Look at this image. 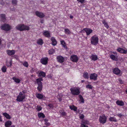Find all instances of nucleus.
Returning <instances> with one entry per match:
<instances>
[{
  "label": "nucleus",
  "instance_id": "f257e3e1",
  "mask_svg": "<svg viewBox=\"0 0 127 127\" xmlns=\"http://www.w3.org/2000/svg\"><path fill=\"white\" fill-rule=\"evenodd\" d=\"M16 29L20 31H23L25 30L29 31L30 29L29 27L23 24H19L17 25Z\"/></svg>",
  "mask_w": 127,
  "mask_h": 127
},
{
  "label": "nucleus",
  "instance_id": "f03ea898",
  "mask_svg": "<svg viewBox=\"0 0 127 127\" xmlns=\"http://www.w3.org/2000/svg\"><path fill=\"white\" fill-rule=\"evenodd\" d=\"M98 37L96 35H95L91 37L90 39L91 44L95 45H96L98 43L99 40Z\"/></svg>",
  "mask_w": 127,
  "mask_h": 127
},
{
  "label": "nucleus",
  "instance_id": "7ed1b4c3",
  "mask_svg": "<svg viewBox=\"0 0 127 127\" xmlns=\"http://www.w3.org/2000/svg\"><path fill=\"white\" fill-rule=\"evenodd\" d=\"M42 81L43 79L42 78H39L36 80V83L38 85L37 89L40 92L42 91L43 88L42 83L41 82Z\"/></svg>",
  "mask_w": 127,
  "mask_h": 127
},
{
  "label": "nucleus",
  "instance_id": "20e7f679",
  "mask_svg": "<svg viewBox=\"0 0 127 127\" xmlns=\"http://www.w3.org/2000/svg\"><path fill=\"white\" fill-rule=\"evenodd\" d=\"M71 94L74 95H77L80 94V89L76 87L72 88L70 89Z\"/></svg>",
  "mask_w": 127,
  "mask_h": 127
},
{
  "label": "nucleus",
  "instance_id": "39448f33",
  "mask_svg": "<svg viewBox=\"0 0 127 127\" xmlns=\"http://www.w3.org/2000/svg\"><path fill=\"white\" fill-rule=\"evenodd\" d=\"M25 97V94H22V93H20L19 95L17 97L16 100L19 102L22 101Z\"/></svg>",
  "mask_w": 127,
  "mask_h": 127
},
{
  "label": "nucleus",
  "instance_id": "423d86ee",
  "mask_svg": "<svg viewBox=\"0 0 127 127\" xmlns=\"http://www.w3.org/2000/svg\"><path fill=\"white\" fill-rule=\"evenodd\" d=\"M106 119L107 118L105 116L103 115L100 116L99 121L101 123L104 124L106 122Z\"/></svg>",
  "mask_w": 127,
  "mask_h": 127
},
{
  "label": "nucleus",
  "instance_id": "0eeeda50",
  "mask_svg": "<svg viewBox=\"0 0 127 127\" xmlns=\"http://www.w3.org/2000/svg\"><path fill=\"white\" fill-rule=\"evenodd\" d=\"M1 28L2 30L8 31L11 29V27L7 24H5L1 27Z\"/></svg>",
  "mask_w": 127,
  "mask_h": 127
},
{
  "label": "nucleus",
  "instance_id": "6e6552de",
  "mask_svg": "<svg viewBox=\"0 0 127 127\" xmlns=\"http://www.w3.org/2000/svg\"><path fill=\"white\" fill-rule=\"evenodd\" d=\"M97 75L95 73H91L90 75V78L91 80H93L95 81L97 80Z\"/></svg>",
  "mask_w": 127,
  "mask_h": 127
},
{
  "label": "nucleus",
  "instance_id": "1a4fd4ad",
  "mask_svg": "<svg viewBox=\"0 0 127 127\" xmlns=\"http://www.w3.org/2000/svg\"><path fill=\"white\" fill-rule=\"evenodd\" d=\"M83 30L86 32V35L87 36L93 32V30L90 28H84Z\"/></svg>",
  "mask_w": 127,
  "mask_h": 127
},
{
  "label": "nucleus",
  "instance_id": "9d476101",
  "mask_svg": "<svg viewBox=\"0 0 127 127\" xmlns=\"http://www.w3.org/2000/svg\"><path fill=\"white\" fill-rule=\"evenodd\" d=\"M70 60L73 62H77L78 60V58L76 55H73L71 56Z\"/></svg>",
  "mask_w": 127,
  "mask_h": 127
},
{
  "label": "nucleus",
  "instance_id": "9b49d317",
  "mask_svg": "<svg viewBox=\"0 0 127 127\" xmlns=\"http://www.w3.org/2000/svg\"><path fill=\"white\" fill-rule=\"evenodd\" d=\"M48 58L47 57L42 58L40 61V62L42 64L44 65L47 64L48 63Z\"/></svg>",
  "mask_w": 127,
  "mask_h": 127
},
{
  "label": "nucleus",
  "instance_id": "f8f14e48",
  "mask_svg": "<svg viewBox=\"0 0 127 127\" xmlns=\"http://www.w3.org/2000/svg\"><path fill=\"white\" fill-rule=\"evenodd\" d=\"M112 70L113 73L116 75H118L121 72V70L117 67L113 68Z\"/></svg>",
  "mask_w": 127,
  "mask_h": 127
},
{
  "label": "nucleus",
  "instance_id": "ddd939ff",
  "mask_svg": "<svg viewBox=\"0 0 127 127\" xmlns=\"http://www.w3.org/2000/svg\"><path fill=\"white\" fill-rule=\"evenodd\" d=\"M117 51L119 53L122 54H126L127 53V50H125L122 48H119L117 50Z\"/></svg>",
  "mask_w": 127,
  "mask_h": 127
},
{
  "label": "nucleus",
  "instance_id": "4468645a",
  "mask_svg": "<svg viewBox=\"0 0 127 127\" xmlns=\"http://www.w3.org/2000/svg\"><path fill=\"white\" fill-rule=\"evenodd\" d=\"M35 14L37 16L40 18H43L45 16V15L43 13L38 11L36 12Z\"/></svg>",
  "mask_w": 127,
  "mask_h": 127
},
{
  "label": "nucleus",
  "instance_id": "2eb2a0df",
  "mask_svg": "<svg viewBox=\"0 0 127 127\" xmlns=\"http://www.w3.org/2000/svg\"><path fill=\"white\" fill-rule=\"evenodd\" d=\"M44 35L45 37L49 38L50 37V32L47 31H44L43 32Z\"/></svg>",
  "mask_w": 127,
  "mask_h": 127
},
{
  "label": "nucleus",
  "instance_id": "dca6fc26",
  "mask_svg": "<svg viewBox=\"0 0 127 127\" xmlns=\"http://www.w3.org/2000/svg\"><path fill=\"white\" fill-rule=\"evenodd\" d=\"M57 59L58 61L60 63L63 62L64 60V57L61 56H58L57 57Z\"/></svg>",
  "mask_w": 127,
  "mask_h": 127
},
{
  "label": "nucleus",
  "instance_id": "f3484780",
  "mask_svg": "<svg viewBox=\"0 0 127 127\" xmlns=\"http://www.w3.org/2000/svg\"><path fill=\"white\" fill-rule=\"evenodd\" d=\"M6 53L8 55L11 56L14 54L15 53V51L14 50H7L6 51Z\"/></svg>",
  "mask_w": 127,
  "mask_h": 127
},
{
  "label": "nucleus",
  "instance_id": "a211bd4d",
  "mask_svg": "<svg viewBox=\"0 0 127 127\" xmlns=\"http://www.w3.org/2000/svg\"><path fill=\"white\" fill-rule=\"evenodd\" d=\"M0 21L3 22H5L6 20L5 15L4 14H1L0 15Z\"/></svg>",
  "mask_w": 127,
  "mask_h": 127
},
{
  "label": "nucleus",
  "instance_id": "6ab92c4d",
  "mask_svg": "<svg viewBox=\"0 0 127 127\" xmlns=\"http://www.w3.org/2000/svg\"><path fill=\"white\" fill-rule=\"evenodd\" d=\"M36 97L38 98L41 99L44 98V97H45L42 94L39 93H37L36 94Z\"/></svg>",
  "mask_w": 127,
  "mask_h": 127
},
{
  "label": "nucleus",
  "instance_id": "aec40b11",
  "mask_svg": "<svg viewBox=\"0 0 127 127\" xmlns=\"http://www.w3.org/2000/svg\"><path fill=\"white\" fill-rule=\"evenodd\" d=\"M90 58L92 60L95 61H96L98 59L97 56L96 55L93 54L92 55Z\"/></svg>",
  "mask_w": 127,
  "mask_h": 127
},
{
  "label": "nucleus",
  "instance_id": "412c9836",
  "mask_svg": "<svg viewBox=\"0 0 127 127\" xmlns=\"http://www.w3.org/2000/svg\"><path fill=\"white\" fill-rule=\"evenodd\" d=\"M46 76L45 73L42 71H40L39 73L38 76L39 77H45Z\"/></svg>",
  "mask_w": 127,
  "mask_h": 127
},
{
  "label": "nucleus",
  "instance_id": "4be33fe9",
  "mask_svg": "<svg viewBox=\"0 0 127 127\" xmlns=\"http://www.w3.org/2000/svg\"><path fill=\"white\" fill-rule=\"evenodd\" d=\"M116 103L117 105L121 106L124 105V102L121 100H118L117 101Z\"/></svg>",
  "mask_w": 127,
  "mask_h": 127
},
{
  "label": "nucleus",
  "instance_id": "5701e85b",
  "mask_svg": "<svg viewBox=\"0 0 127 127\" xmlns=\"http://www.w3.org/2000/svg\"><path fill=\"white\" fill-rule=\"evenodd\" d=\"M51 40L52 41V44L54 46L56 45L57 43V42L55 38L53 37L51 38Z\"/></svg>",
  "mask_w": 127,
  "mask_h": 127
},
{
  "label": "nucleus",
  "instance_id": "b1692460",
  "mask_svg": "<svg viewBox=\"0 0 127 127\" xmlns=\"http://www.w3.org/2000/svg\"><path fill=\"white\" fill-rule=\"evenodd\" d=\"M59 112L60 114V115L63 116H65L66 115V113L64 111V110L62 109L60 110L59 111Z\"/></svg>",
  "mask_w": 127,
  "mask_h": 127
},
{
  "label": "nucleus",
  "instance_id": "393cba45",
  "mask_svg": "<svg viewBox=\"0 0 127 127\" xmlns=\"http://www.w3.org/2000/svg\"><path fill=\"white\" fill-rule=\"evenodd\" d=\"M61 44L63 46V47L65 49H67V47L66 46V44L64 41V40L61 41Z\"/></svg>",
  "mask_w": 127,
  "mask_h": 127
},
{
  "label": "nucleus",
  "instance_id": "a878e982",
  "mask_svg": "<svg viewBox=\"0 0 127 127\" xmlns=\"http://www.w3.org/2000/svg\"><path fill=\"white\" fill-rule=\"evenodd\" d=\"M12 122L10 121H8L6 122L5 124V126L6 127H9L12 124Z\"/></svg>",
  "mask_w": 127,
  "mask_h": 127
},
{
  "label": "nucleus",
  "instance_id": "bb28decb",
  "mask_svg": "<svg viewBox=\"0 0 127 127\" xmlns=\"http://www.w3.org/2000/svg\"><path fill=\"white\" fill-rule=\"evenodd\" d=\"M38 116L39 118H44L45 117L44 114L42 113H38Z\"/></svg>",
  "mask_w": 127,
  "mask_h": 127
},
{
  "label": "nucleus",
  "instance_id": "cd10ccee",
  "mask_svg": "<svg viewBox=\"0 0 127 127\" xmlns=\"http://www.w3.org/2000/svg\"><path fill=\"white\" fill-rule=\"evenodd\" d=\"M37 44L42 45L43 43V41L41 39H39L37 41Z\"/></svg>",
  "mask_w": 127,
  "mask_h": 127
},
{
  "label": "nucleus",
  "instance_id": "c85d7f7f",
  "mask_svg": "<svg viewBox=\"0 0 127 127\" xmlns=\"http://www.w3.org/2000/svg\"><path fill=\"white\" fill-rule=\"evenodd\" d=\"M83 76L85 79H88L89 78L88 73L87 72H85L83 73Z\"/></svg>",
  "mask_w": 127,
  "mask_h": 127
},
{
  "label": "nucleus",
  "instance_id": "c756f323",
  "mask_svg": "<svg viewBox=\"0 0 127 127\" xmlns=\"http://www.w3.org/2000/svg\"><path fill=\"white\" fill-rule=\"evenodd\" d=\"M3 115L4 116L6 119H10L11 118V117L9 115L6 113H4Z\"/></svg>",
  "mask_w": 127,
  "mask_h": 127
},
{
  "label": "nucleus",
  "instance_id": "7c9ffc66",
  "mask_svg": "<svg viewBox=\"0 0 127 127\" xmlns=\"http://www.w3.org/2000/svg\"><path fill=\"white\" fill-rule=\"evenodd\" d=\"M69 108L71 110H73L75 111H77V107L73 105L70 106H69Z\"/></svg>",
  "mask_w": 127,
  "mask_h": 127
},
{
  "label": "nucleus",
  "instance_id": "2f4dec72",
  "mask_svg": "<svg viewBox=\"0 0 127 127\" xmlns=\"http://www.w3.org/2000/svg\"><path fill=\"white\" fill-rule=\"evenodd\" d=\"M110 57L112 60L114 61H116L117 59V57L113 54L110 55Z\"/></svg>",
  "mask_w": 127,
  "mask_h": 127
},
{
  "label": "nucleus",
  "instance_id": "473e14b6",
  "mask_svg": "<svg viewBox=\"0 0 127 127\" xmlns=\"http://www.w3.org/2000/svg\"><path fill=\"white\" fill-rule=\"evenodd\" d=\"M12 79L15 82L17 83H19L20 82V79L16 78L15 77H13Z\"/></svg>",
  "mask_w": 127,
  "mask_h": 127
},
{
  "label": "nucleus",
  "instance_id": "72a5a7b5",
  "mask_svg": "<svg viewBox=\"0 0 127 127\" xmlns=\"http://www.w3.org/2000/svg\"><path fill=\"white\" fill-rule=\"evenodd\" d=\"M109 120L111 122L113 121L114 122H117V120L114 117H110L109 118Z\"/></svg>",
  "mask_w": 127,
  "mask_h": 127
},
{
  "label": "nucleus",
  "instance_id": "f704fd0d",
  "mask_svg": "<svg viewBox=\"0 0 127 127\" xmlns=\"http://www.w3.org/2000/svg\"><path fill=\"white\" fill-rule=\"evenodd\" d=\"M78 97L80 98V101H81V102L84 103V100L82 96L81 95H79Z\"/></svg>",
  "mask_w": 127,
  "mask_h": 127
},
{
  "label": "nucleus",
  "instance_id": "c9c22d12",
  "mask_svg": "<svg viewBox=\"0 0 127 127\" xmlns=\"http://www.w3.org/2000/svg\"><path fill=\"white\" fill-rule=\"evenodd\" d=\"M7 68L5 65L3 66L1 68V70L3 72H5L6 71Z\"/></svg>",
  "mask_w": 127,
  "mask_h": 127
},
{
  "label": "nucleus",
  "instance_id": "e433bc0d",
  "mask_svg": "<svg viewBox=\"0 0 127 127\" xmlns=\"http://www.w3.org/2000/svg\"><path fill=\"white\" fill-rule=\"evenodd\" d=\"M64 32L65 33L67 34H70L71 33L70 31L68 29H65Z\"/></svg>",
  "mask_w": 127,
  "mask_h": 127
},
{
  "label": "nucleus",
  "instance_id": "4c0bfd02",
  "mask_svg": "<svg viewBox=\"0 0 127 127\" xmlns=\"http://www.w3.org/2000/svg\"><path fill=\"white\" fill-rule=\"evenodd\" d=\"M42 109V107H41V106H40L39 105H37L36 107V109H37V110L39 111H40Z\"/></svg>",
  "mask_w": 127,
  "mask_h": 127
},
{
  "label": "nucleus",
  "instance_id": "58836bf2",
  "mask_svg": "<svg viewBox=\"0 0 127 127\" xmlns=\"http://www.w3.org/2000/svg\"><path fill=\"white\" fill-rule=\"evenodd\" d=\"M55 52V50L54 49H51L49 51V54H52Z\"/></svg>",
  "mask_w": 127,
  "mask_h": 127
},
{
  "label": "nucleus",
  "instance_id": "ea45409f",
  "mask_svg": "<svg viewBox=\"0 0 127 127\" xmlns=\"http://www.w3.org/2000/svg\"><path fill=\"white\" fill-rule=\"evenodd\" d=\"M23 65L26 67H27L28 66V62H24L23 63Z\"/></svg>",
  "mask_w": 127,
  "mask_h": 127
},
{
  "label": "nucleus",
  "instance_id": "a19ab883",
  "mask_svg": "<svg viewBox=\"0 0 127 127\" xmlns=\"http://www.w3.org/2000/svg\"><path fill=\"white\" fill-rule=\"evenodd\" d=\"M17 0H12V3L13 5H16L17 4Z\"/></svg>",
  "mask_w": 127,
  "mask_h": 127
},
{
  "label": "nucleus",
  "instance_id": "79ce46f5",
  "mask_svg": "<svg viewBox=\"0 0 127 127\" xmlns=\"http://www.w3.org/2000/svg\"><path fill=\"white\" fill-rule=\"evenodd\" d=\"M86 88H88L90 89H92V87L91 85H90L89 84L86 85Z\"/></svg>",
  "mask_w": 127,
  "mask_h": 127
},
{
  "label": "nucleus",
  "instance_id": "37998d69",
  "mask_svg": "<svg viewBox=\"0 0 127 127\" xmlns=\"http://www.w3.org/2000/svg\"><path fill=\"white\" fill-rule=\"evenodd\" d=\"M48 106L50 108H53L54 107L53 105L52 104H49L48 105Z\"/></svg>",
  "mask_w": 127,
  "mask_h": 127
},
{
  "label": "nucleus",
  "instance_id": "c03bdc74",
  "mask_svg": "<svg viewBox=\"0 0 127 127\" xmlns=\"http://www.w3.org/2000/svg\"><path fill=\"white\" fill-rule=\"evenodd\" d=\"M0 3L2 5H4L5 4V3L3 0H0Z\"/></svg>",
  "mask_w": 127,
  "mask_h": 127
},
{
  "label": "nucleus",
  "instance_id": "a18cd8bd",
  "mask_svg": "<svg viewBox=\"0 0 127 127\" xmlns=\"http://www.w3.org/2000/svg\"><path fill=\"white\" fill-rule=\"evenodd\" d=\"M77 1H78L79 2H80L81 3H83L84 1L85 0H77Z\"/></svg>",
  "mask_w": 127,
  "mask_h": 127
},
{
  "label": "nucleus",
  "instance_id": "49530a36",
  "mask_svg": "<svg viewBox=\"0 0 127 127\" xmlns=\"http://www.w3.org/2000/svg\"><path fill=\"white\" fill-rule=\"evenodd\" d=\"M84 117V116L83 114H81L80 116V118L81 119H83Z\"/></svg>",
  "mask_w": 127,
  "mask_h": 127
},
{
  "label": "nucleus",
  "instance_id": "de8ad7c7",
  "mask_svg": "<svg viewBox=\"0 0 127 127\" xmlns=\"http://www.w3.org/2000/svg\"><path fill=\"white\" fill-rule=\"evenodd\" d=\"M36 69L35 68H32L31 70V72L32 73L34 72V71Z\"/></svg>",
  "mask_w": 127,
  "mask_h": 127
},
{
  "label": "nucleus",
  "instance_id": "09e8293b",
  "mask_svg": "<svg viewBox=\"0 0 127 127\" xmlns=\"http://www.w3.org/2000/svg\"><path fill=\"white\" fill-rule=\"evenodd\" d=\"M104 25L105 27L107 29H108L109 27V26H108L107 23L104 24Z\"/></svg>",
  "mask_w": 127,
  "mask_h": 127
},
{
  "label": "nucleus",
  "instance_id": "8fccbe9b",
  "mask_svg": "<svg viewBox=\"0 0 127 127\" xmlns=\"http://www.w3.org/2000/svg\"><path fill=\"white\" fill-rule=\"evenodd\" d=\"M20 93H22V94H25L26 93V91L25 90H23L22 92H20Z\"/></svg>",
  "mask_w": 127,
  "mask_h": 127
},
{
  "label": "nucleus",
  "instance_id": "3c124183",
  "mask_svg": "<svg viewBox=\"0 0 127 127\" xmlns=\"http://www.w3.org/2000/svg\"><path fill=\"white\" fill-rule=\"evenodd\" d=\"M9 64L7 65V64H6L7 66L8 67H9L10 66H11L12 65L11 62H10L9 63Z\"/></svg>",
  "mask_w": 127,
  "mask_h": 127
},
{
  "label": "nucleus",
  "instance_id": "603ef678",
  "mask_svg": "<svg viewBox=\"0 0 127 127\" xmlns=\"http://www.w3.org/2000/svg\"><path fill=\"white\" fill-rule=\"evenodd\" d=\"M117 115L119 117H121L122 116V114L120 113L119 114H117Z\"/></svg>",
  "mask_w": 127,
  "mask_h": 127
},
{
  "label": "nucleus",
  "instance_id": "864d4df0",
  "mask_svg": "<svg viewBox=\"0 0 127 127\" xmlns=\"http://www.w3.org/2000/svg\"><path fill=\"white\" fill-rule=\"evenodd\" d=\"M47 77L48 78H51L52 77V76L51 74H50L48 75Z\"/></svg>",
  "mask_w": 127,
  "mask_h": 127
},
{
  "label": "nucleus",
  "instance_id": "5fc2aeb1",
  "mask_svg": "<svg viewBox=\"0 0 127 127\" xmlns=\"http://www.w3.org/2000/svg\"><path fill=\"white\" fill-rule=\"evenodd\" d=\"M45 124L47 126H49L50 124L49 123L46 122L45 123Z\"/></svg>",
  "mask_w": 127,
  "mask_h": 127
},
{
  "label": "nucleus",
  "instance_id": "6e6d98bb",
  "mask_svg": "<svg viewBox=\"0 0 127 127\" xmlns=\"http://www.w3.org/2000/svg\"><path fill=\"white\" fill-rule=\"evenodd\" d=\"M44 121L45 123L47 122L48 121V120L47 119H44Z\"/></svg>",
  "mask_w": 127,
  "mask_h": 127
},
{
  "label": "nucleus",
  "instance_id": "4d7b16f0",
  "mask_svg": "<svg viewBox=\"0 0 127 127\" xmlns=\"http://www.w3.org/2000/svg\"><path fill=\"white\" fill-rule=\"evenodd\" d=\"M2 120L1 118V116L0 115V122H2Z\"/></svg>",
  "mask_w": 127,
  "mask_h": 127
},
{
  "label": "nucleus",
  "instance_id": "13d9d810",
  "mask_svg": "<svg viewBox=\"0 0 127 127\" xmlns=\"http://www.w3.org/2000/svg\"><path fill=\"white\" fill-rule=\"evenodd\" d=\"M102 22V23L104 24V25L107 23L106 22L105 20H103Z\"/></svg>",
  "mask_w": 127,
  "mask_h": 127
},
{
  "label": "nucleus",
  "instance_id": "bf43d9fd",
  "mask_svg": "<svg viewBox=\"0 0 127 127\" xmlns=\"http://www.w3.org/2000/svg\"><path fill=\"white\" fill-rule=\"evenodd\" d=\"M86 125L84 124H81V127H85Z\"/></svg>",
  "mask_w": 127,
  "mask_h": 127
},
{
  "label": "nucleus",
  "instance_id": "052dcab7",
  "mask_svg": "<svg viewBox=\"0 0 127 127\" xmlns=\"http://www.w3.org/2000/svg\"><path fill=\"white\" fill-rule=\"evenodd\" d=\"M69 18L71 19H73V16L70 15L69 16Z\"/></svg>",
  "mask_w": 127,
  "mask_h": 127
},
{
  "label": "nucleus",
  "instance_id": "680f3d73",
  "mask_svg": "<svg viewBox=\"0 0 127 127\" xmlns=\"http://www.w3.org/2000/svg\"><path fill=\"white\" fill-rule=\"evenodd\" d=\"M44 20H42L41 21H40V22L41 23H44Z\"/></svg>",
  "mask_w": 127,
  "mask_h": 127
},
{
  "label": "nucleus",
  "instance_id": "e2e57ef3",
  "mask_svg": "<svg viewBox=\"0 0 127 127\" xmlns=\"http://www.w3.org/2000/svg\"><path fill=\"white\" fill-rule=\"evenodd\" d=\"M112 53L113 54H115V55H117V53L116 52H113Z\"/></svg>",
  "mask_w": 127,
  "mask_h": 127
},
{
  "label": "nucleus",
  "instance_id": "0e129e2a",
  "mask_svg": "<svg viewBox=\"0 0 127 127\" xmlns=\"http://www.w3.org/2000/svg\"><path fill=\"white\" fill-rule=\"evenodd\" d=\"M58 99L60 101H61L62 100V99L61 98H59Z\"/></svg>",
  "mask_w": 127,
  "mask_h": 127
},
{
  "label": "nucleus",
  "instance_id": "69168bd1",
  "mask_svg": "<svg viewBox=\"0 0 127 127\" xmlns=\"http://www.w3.org/2000/svg\"><path fill=\"white\" fill-rule=\"evenodd\" d=\"M15 127V126L14 125H12V126H11L10 127Z\"/></svg>",
  "mask_w": 127,
  "mask_h": 127
},
{
  "label": "nucleus",
  "instance_id": "338daca9",
  "mask_svg": "<svg viewBox=\"0 0 127 127\" xmlns=\"http://www.w3.org/2000/svg\"><path fill=\"white\" fill-rule=\"evenodd\" d=\"M81 82L82 83H83L84 82V80H82L81 81Z\"/></svg>",
  "mask_w": 127,
  "mask_h": 127
},
{
  "label": "nucleus",
  "instance_id": "774afa93",
  "mask_svg": "<svg viewBox=\"0 0 127 127\" xmlns=\"http://www.w3.org/2000/svg\"><path fill=\"white\" fill-rule=\"evenodd\" d=\"M126 93L127 94V89H126Z\"/></svg>",
  "mask_w": 127,
  "mask_h": 127
}]
</instances>
